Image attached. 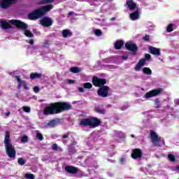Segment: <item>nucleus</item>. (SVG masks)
<instances>
[{
	"mask_svg": "<svg viewBox=\"0 0 179 179\" xmlns=\"http://www.w3.org/2000/svg\"><path fill=\"white\" fill-rule=\"evenodd\" d=\"M145 64H146V59H141L134 68L135 71H136L137 72L141 71V69H142V66H143Z\"/></svg>",
	"mask_w": 179,
	"mask_h": 179,
	"instance_id": "dca6fc26",
	"label": "nucleus"
},
{
	"mask_svg": "<svg viewBox=\"0 0 179 179\" xmlns=\"http://www.w3.org/2000/svg\"><path fill=\"white\" fill-rule=\"evenodd\" d=\"M24 36H26V37H29L30 38H31V37H33L34 35H33V33H31V31L27 30V29H24Z\"/></svg>",
	"mask_w": 179,
	"mask_h": 179,
	"instance_id": "bb28decb",
	"label": "nucleus"
},
{
	"mask_svg": "<svg viewBox=\"0 0 179 179\" xmlns=\"http://www.w3.org/2000/svg\"><path fill=\"white\" fill-rule=\"evenodd\" d=\"M17 1V0H3V2L1 3V8H2V9H5L6 8H8V6H10V5L16 3Z\"/></svg>",
	"mask_w": 179,
	"mask_h": 179,
	"instance_id": "4468645a",
	"label": "nucleus"
},
{
	"mask_svg": "<svg viewBox=\"0 0 179 179\" xmlns=\"http://www.w3.org/2000/svg\"><path fill=\"white\" fill-rule=\"evenodd\" d=\"M69 16H72V15H73V11H70L68 13Z\"/></svg>",
	"mask_w": 179,
	"mask_h": 179,
	"instance_id": "6e6d98bb",
	"label": "nucleus"
},
{
	"mask_svg": "<svg viewBox=\"0 0 179 179\" xmlns=\"http://www.w3.org/2000/svg\"><path fill=\"white\" fill-rule=\"evenodd\" d=\"M143 72L145 75H152V69H150L149 67H144L143 69Z\"/></svg>",
	"mask_w": 179,
	"mask_h": 179,
	"instance_id": "393cba45",
	"label": "nucleus"
},
{
	"mask_svg": "<svg viewBox=\"0 0 179 179\" xmlns=\"http://www.w3.org/2000/svg\"><path fill=\"white\" fill-rule=\"evenodd\" d=\"M9 22L10 24H14V26H15V27H17V29H19L20 30L24 31L29 27V25H27V24L19 20H11Z\"/></svg>",
	"mask_w": 179,
	"mask_h": 179,
	"instance_id": "39448f33",
	"label": "nucleus"
},
{
	"mask_svg": "<svg viewBox=\"0 0 179 179\" xmlns=\"http://www.w3.org/2000/svg\"><path fill=\"white\" fill-rule=\"evenodd\" d=\"M48 125H49V127H55V125H57V120H52L50 122H49L48 123Z\"/></svg>",
	"mask_w": 179,
	"mask_h": 179,
	"instance_id": "7c9ffc66",
	"label": "nucleus"
},
{
	"mask_svg": "<svg viewBox=\"0 0 179 179\" xmlns=\"http://www.w3.org/2000/svg\"><path fill=\"white\" fill-rule=\"evenodd\" d=\"M52 9H54V5L51 3L46 6H43L29 13L28 15V18L30 20H36V19H40V17H43V16L47 15V13H48V12H50Z\"/></svg>",
	"mask_w": 179,
	"mask_h": 179,
	"instance_id": "f03ea898",
	"label": "nucleus"
},
{
	"mask_svg": "<svg viewBox=\"0 0 179 179\" xmlns=\"http://www.w3.org/2000/svg\"><path fill=\"white\" fill-rule=\"evenodd\" d=\"M34 93H38L40 92V88L38 86H35L34 87Z\"/></svg>",
	"mask_w": 179,
	"mask_h": 179,
	"instance_id": "c03bdc74",
	"label": "nucleus"
},
{
	"mask_svg": "<svg viewBox=\"0 0 179 179\" xmlns=\"http://www.w3.org/2000/svg\"><path fill=\"white\" fill-rule=\"evenodd\" d=\"M94 33L97 37H100L103 34V31L101 29H95Z\"/></svg>",
	"mask_w": 179,
	"mask_h": 179,
	"instance_id": "473e14b6",
	"label": "nucleus"
},
{
	"mask_svg": "<svg viewBox=\"0 0 179 179\" xmlns=\"http://www.w3.org/2000/svg\"><path fill=\"white\" fill-rule=\"evenodd\" d=\"M17 163L20 164V166H24V164H26V161L24 159H23V157H20L17 159Z\"/></svg>",
	"mask_w": 179,
	"mask_h": 179,
	"instance_id": "c85d7f7f",
	"label": "nucleus"
},
{
	"mask_svg": "<svg viewBox=\"0 0 179 179\" xmlns=\"http://www.w3.org/2000/svg\"><path fill=\"white\" fill-rule=\"evenodd\" d=\"M29 141V137L27 136H24L21 138V142L22 143H26Z\"/></svg>",
	"mask_w": 179,
	"mask_h": 179,
	"instance_id": "c9c22d12",
	"label": "nucleus"
},
{
	"mask_svg": "<svg viewBox=\"0 0 179 179\" xmlns=\"http://www.w3.org/2000/svg\"><path fill=\"white\" fill-rule=\"evenodd\" d=\"M73 34L72 33V31H71V30L69 29H64L62 31V36L64 38H66L67 37H72Z\"/></svg>",
	"mask_w": 179,
	"mask_h": 179,
	"instance_id": "4be33fe9",
	"label": "nucleus"
},
{
	"mask_svg": "<svg viewBox=\"0 0 179 179\" xmlns=\"http://www.w3.org/2000/svg\"><path fill=\"white\" fill-rule=\"evenodd\" d=\"M43 76V73H30V79L31 80L34 79H40Z\"/></svg>",
	"mask_w": 179,
	"mask_h": 179,
	"instance_id": "412c9836",
	"label": "nucleus"
},
{
	"mask_svg": "<svg viewBox=\"0 0 179 179\" xmlns=\"http://www.w3.org/2000/svg\"><path fill=\"white\" fill-rule=\"evenodd\" d=\"M24 177L27 179H34V175L33 173H26Z\"/></svg>",
	"mask_w": 179,
	"mask_h": 179,
	"instance_id": "f704fd0d",
	"label": "nucleus"
},
{
	"mask_svg": "<svg viewBox=\"0 0 179 179\" xmlns=\"http://www.w3.org/2000/svg\"><path fill=\"white\" fill-rule=\"evenodd\" d=\"M124 45H136V44L132 43V41H128L124 44Z\"/></svg>",
	"mask_w": 179,
	"mask_h": 179,
	"instance_id": "a18cd8bd",
	"label": "nucleus"
},
{
	"mask_svg": "<svg viewBox=\"0 0 179 179\" xmlns=\"http://www.w3.org/2000/svg\"><path fill=\"white\" fill-rule=\"evenodd\" d=\"M122 59H124L125 61H127V59H128V57L127 56H122Z\"/></svg>",
	"mask_w": 179,
	"mask_h": 179,
	"instance_id": "5fc2aeb1",
	"label": "nucleus"
},
{
	"mask_svg": "<svg viewBox=\"0 0 179 179\" xmlns=\"http://www.w3.org/2000/svg\"><path fill=\"white\" fill-rule=\"evenodd\" d=\"M155 108H160V99H159L157 98L155 99Z\"/></svg>",
	"mask_w": 179,
	"mask_h": 179,
	"instance_id": "2f4dec72",
	"label": "nucleus"
},
{
	"mask_svg": "<svg viewBox=\"0 0 179 179\" xmlns=\"http://www.w3.org/2000/svg\"><path fill=\"white\" fill-rule=\"evenodd\" d=\"M75 152V150L72 148H69V155H71V153H73Z\"/></svg>",
	"mask_w": 179,
	"mask_h": 179,
	"instance_id": "09e8293b",
	"label": "nucleus"
},
{
	"mask_svg": "<svg viewBox=\"0 0 179 179\" xmlns=\"http://www.w3.org/2000/svg\"><path fill=\"white\" fill-rule=\"evenodd\" d=\"M131 158L134 160L138 159H142L143 156V152H142V150L140 148H135L132 150V152L131 154Z\"/></svg>",
	"mask_w": 179,
	"mask_h": 179,
	"instance_id": "1a4fd4ad",
	"label": "nucleus"
},
{
	"mask_svg": "<svg viewBox=\"0 0 179 179\" xmlns=\"http://www.w3.org/2000/svg\"><path fill=\"white\" fill-rule=\"evenodd\" d=\"M148 49L150 51V54H152V55H160V49L155 48L153 46H150Z\"/></svg>",
	"mask_w": 179,
	"mask_h": 179,
	"instance_id": "f3484780",
	"label": "nucleus"
},
{
	"mask_svg": "<svg viewBox=\"0 0 179 179\" xmlns=\"http://www.w3.org/2000/svg\"><path fill=\"white\" fill-rule=\"evenodd\" d=\"M29 44H31V45H33L34 44V40L30 39L29 40Z\"/></svg>",
	"mask_w": 179,
	"mask_h": 179,
	"instance_id": "8fccbe9b",
	"label": "nucleus"
},
{
	"mask_svg": "<svg viewBox=\"0 0 179 179\" xmlns=\"http://www.w3.org/2000/svg\"><path fill=\"white\" fill-rule=\"evenodd\" d=\"M114 48L115 50H121V48H122V45H115Z\"/></svg>",
	"mask_w": 179,
	"mask_h": 179,
	"instance_id": "49530a36",
	"label": "nucleus"
},
{
	"mask_svg": "<svg viewBox=\"0 0 179 179\" xmlns=\"http://www.w3.org/2000/svg\"><path fill=\"white\" fill-rule=\"evenodd\" d=\"M176 170H179V166H177L176 167Z\"/></svg>",
	"mask_w": 179,
	"mask_h": 179,
	"instance_id": "052dcab7",
	"label": "nucleus"
},
{
	"mask_svg": "<svg viewBox=\"0 0 179 179\" xmlns=\"http://www.w3.org/2000/svg\"><path fill=\"white\" fill-rule=\"evenodd\" d=\"M110 2L113 1V0H109Z\"/></svg>",
	"mask_w": 179,
	"mask_h": 179,
	"instance_id": "680f3d73",
	"label": "nucleus"
},
{
	"mask_svg": "<svg viewBox=\"0 0 179 179\" xmlns=\"http://www.w3.org/2000/svg\"><path fill=\"white\" fill-rule=\"evenodd\" d=\"M150 138L154 146L156 148H160V139H162V137H159L155 131L151 130Z\"/></svg>",
	"mask_w": 179,
	"mask_h": 179,
	"instance_id": "423d86ee",
	"label": "nucleus"
},
{
	"mask_svg": "<svg viewBox=\"0 0 179 179\" xmlns=\"http://www.w3.org/2000/svg\"><path fill=\"white\" fill-rule=\"evenodd\" d=\"M126 5L130 10H135L136 9V3L134 2V0H127Z\"/></svg>",
	"mask_w": 179,
	"mask_h": 179,
	"instance_id": "2eb2a0df",
	"label": "nucleus"
},
{
	"mask_svg": "<svg viewBox=\"0 0 179 179\" xmlns=\"http://www.w3.org/2000/svg\"><path fill=\"white\" fill-rule=\"evenodd\" d=\"M79 124L81 127H90V117L81 119Z\"/></svg>",
	"mask_w": 179,
	"mask_h": 179,
	"instance_id": "a211bd4d",
	"label": "nucleus"
},
{
	"mask_svg": "<svg viewBox=\"0 0 179 179\" xmlns=\"http://www.w3.org/2000/svg\"><path fill=\"white\" fill-rule=\"evenodd\" d=\"M64 170L69 174H78V173H79V169L73 166H66Z\"/></svg>",
	"mask_w": 179,
	"mask_h": 179,
	"instance_id": "ddd939ff",
	"label": "nucleus"
},
{
	"mask_svg": "<svg viewBox=\"0 0 179 179\" xmlns=\"http://www.w3.org/2000/svg\"><path fill=\"white\" fill-rule=\"evenodd\" d=\"M173 27H174V24L173 23L169 24L166 28L167 33H171V31L174 30Z\"/></svg>",
	"mask_w": 179,
	"mask_h": 179,
	"instance_id": "a878e982",
	"label": "nucleus"
},
{
	"mask_svg": "<svg viewBox=\"0 0 179 179\" xmlns=\"http://www.w3.org/2000/svg\"><path fill=\"white\" fill-rule=\"evenodd\" d=\"M71 108L72 105L66 102H54L45 106L43 109V114L44 115H55L57 114H61V113H64V111H69V110Z\"/></svg>",
	"mask_w": 179,
	"mask_h": 179,
	"instance_id": "f257e3e1",
	"label": "nucleus"
},
{
	"mask_svg": "<svg viewBox=\"0 0 179 179\" xmlns=\"http://www.w3.org/2000/svg\"><path fill=\"white\" fill-rule=\"evenodd\" d=\"M0 23H1V20H0Z\"/></svg>",
	"mask_w": 179,
	"mask_h": 179,
	"instance_id": "e2e57ef3",
	"label": "nucleus"
},
{
	"mask_svg": "<svg viewBox=\"0 0 179 179\" xmlns=\"http://www.w3.org/2000/svg\"><path fill=\"white\" fill-rule=\"evenodd\" d=\"M131 138H135V135H134V134H131Z\"/></svg>",
	"mask_w": 179,
	"mask_h": 179,
	"instance_id": "bf43d9fd",
	"label": "nucleus"
},
{
	"mask_svg": "<svg viewBox=\"0 0 179 179\" xmlns=\"http://www.w3.org/2000/svg\"><path fill=\"white\" fill-rule=\"evenodd\" d=\"M69 135H71V133H70V132H68V133L64 134V135L62 136V139H66V138H69Z\"/></svg>",
	"mask_w": 179,
	"mask_h": 179,
	"instance_id": "a19ab883",
	"label": "nucleus"
},
{
	"mask_svg": "<svg viewBox=\"0 0 179 179\" xmlns=\"http://www.w3.org/2000/svg\"><path fill=\"white\" fill-rule=\"evenodd\" d=\"M52 18L50 17H44L41 20V24L43 26V27H50V26H52Z\"/></svg>",
	"mask_w": 179,
	"mask_h": 179,
	"instance_id": "9b49d317",
	"label": "nucleus"
},
{
	"mask_svg": "<svg viewBox=\"0 0 179 179\" xmlns=\"http://www.w3.org/2000/svg\"><path fill=\"white\" fill-rule=\"evenodd\" d=\"M52 150H58V145L57 143H55L52 145Z\"/></svg>",
	"mask_w": 179,
	"mask_h": 179,
	"instance_id": "37998d69",
	"label": "nucleus"
},
{
	"mask_svg": "<svg viewBox=\"0 0 179 179\" xmlns=\"http://www.w3.org/2000/svg\"><path fill=\"white\" fill-rule=\"evenodd\" d=\"M101 124V120L95 117H90V127L91 128H97Z\"/></svg>",
	"mask_w": 179,
	"mask_h": 179,
	"instance_id": "9d476101",
	"label": "nucleus"
},
{
	"mask_svg": "<svg viewBox=\"0 0 179 179\" xmlns=\"http://www.w3.org/2000/svg\"><path fill=\"white\" fill-rule=\"evenodd\" d=\"M162 92H163V90L162 88L152 90L151 91L145 93V98L152 99V97H156L157 96H160Z\"/></svg>",
	"mask_w": 179,
	"mask_h": 179,
	"instance_id": "0eeeda50",
	"label": "nucleus"
},
{
	"mask_svg": "<svg viewBox=\"0 0 179 179\" xmlns=\"http://www.w3.org/2000/svg\"><path fill=\"white\" fill-rule=\"evenodd\" d=\"M120 162L121 163H124V162H125V158H121Z\"/></svg>",
	"mask_w": 179,
	"mask_h": 179,
	"instance_id": "4d7b16f0",
	"label": "nucleus"
},
{
	"mask_svg": "<svg viewBox=\"0 0 179 179\" xmlns=\"http://www.w3.org/2000/svg\"><path fill=\"white\" fill-rule=\"evenodd\" d=\"M109 90H110L109 86L105 85V86L101 87L97 90V94L99 97H103V98L108 97Z\"/></svg>",
	"mask_w": 179,
	"mask_h": 179,
	"instance_id": "6e6552de",
	"label": "nucleus"
},
{
	"mask_svg": "<svg viewBox=\"0 0 179 179\" xmlns=\"http://www.w3.org/2000/svg\"><path fill=\"white\" fill-rule=\"evenodd\" d=\"M36 138L39 139V141H43V139H44V137L43 136V134H41L40 133H37L36 134Z\"/></svg>",
	"mask_w": 179,
	"mask_h": 179,
	"instance_id": "58836bf2",
	"label": "nucleus"
},
{
	"mask_svg": "<svg viewBox=\"0 0 179 179\" xmlns=\"http://www.w3.org/2000/svg\"><path fill=\"white\" fill-rule=\"evenodd\" d=\"M168 159L171 162H176V156L173 154H169L168 155Z\"/></svg>",
	"mask_w": 179,
	"mask_h": 179,
	"instance_id": "72a5a7b5",
	"label": "nucleus"
},
{
	"mask_svg": "<svg viewBox=\"0 0 179 179\" xmlns=\"http://www.w3.org/2000/svg\"><path fill=\"white\" fill-rule=\"evenodd\" d=\"M114 45H124V41H122V40H117L115 43Z\"/></svg>",
	"mask_w": 179,
	"mask_h": 179,
	"instance_id": "e433bc0d",
	"label": "nucleus"
},
{
	"mask_svg": "<svg viewBox=\"0 0 179 179\" xmlns=\"http://www.w3.org/2000/svg\"><path fill=\"white\" fill-rule=\"evenodd\" d=\"M9 115H10V111H8L5 113V116L6 117H9Z\"/></svg>",
	"mask_w": 179,
	"mask_h": 179,
	"instance_id": "864d4df0",
	"label": "nucleus"
},
{
	"mask_svg": "<svg viewBox=\"0 0 179 179\" xmlns=\"http://www.w3.org/2000/svg\"><path fill=\"white\" fill-rule=\"evenodd\" d=\"M75 80H68V83H70V84H71V83H75Z\"/></svg>",
	"mask_w": 179,
	"mask_h": 179,
	"instance_id": "3c124183",
	"label": "nucleus"
},
{
	"mask_svg": "<svg viewBox=\"0 0 179 179\" xmlns=\"http://www.w3.org/2000/svg\"><path fill=\"white\" fill-rule=\"evenodd\" d=\"M175 104H176V106H179V99L175 100Z\"/></svg>",
	"mask_w": 179,
	"mask_h": 179,
	"instance_id": "603ef678",
	"label": "nucleus"
},
{
	"mask_svg": "<svg viewBox=\"0 0 179 179\" xmlns=\"http://www.w3.org/2000/svg\"><path fill=\"white\" fill-rule=\"evenodd\" d=\"M4 148L6 149V153L10 159H15L16 157V150L15 149V146L10 143V133L8 131L5 133Z\"/></svg>",
	"mask_w": 179,
	"mask_h": 179,
	"instance_id": "7ed1b4c3",
	"label": "nucleus"
},
{
	"mask_svg": "<svg viewBox=\"0 0 179 179\" xmlns=\"http://www.w3.org/2000/svg\"><path fill=\"white\" fill-rule=\"evenodd\" d=\"M22 110L24 111V113H30L31 111L30 107L29 106H23Z\"/></svg>",
	"mask_w": 179,
	"mask_h": 179,
	"instance_id": "4c0bfd02",
	"label": "nucleus"
},
{
	"mask_svg": "<svg viewBox=\"0 0 179 179\" xmlns=\"http://www.w3.org/2000/svg\"><path fill=\"white\" fill-rule=\"evenodd\" d=\"M1 29H4L5 30H8V29H11L12 26L6 21L1 20Z\"/></svg>",
	"mask_w": 179,
	"mask_h": 179,
	"instance_id": "aec40b11",
	"label": "nucleus"
},
{
	"mask_svg": "<svg viewBox=\"0 0 179 179\" xmlns=\"http://www.w3.org/2000/svg\"><path fill=\"white\" fill-rule=\"evenodd\" d=\"M78 92L80 93H84L85 89L83 87H78Z\"/></svg>",
	"mask_w": 179,
	"mask_h": 179,
	"instance_id": "de8ad7c7",
	"label": "nucleus"
},
{
	"mask_svg": "<svg viewBox=\"0 0 179 179\" xmlns=\"http://www.w3.org/2000/svg\"><path fill=\"white\" fill-rule=\"evenodd\" d=\"M125 47H126V50H128V51H131L134 54L136 52V51H138L137 45H125Z\"/></svg>",
	"mask_w": 179,
	"mask_h": 179,
	"instance_id": "5701e85b",
	"label": "nucleus"
},
{
	"mask_svg": "<svg viewBox=\"0 0 179 179\" xmlns=\"http://www.w3.org/2000/svg\"><path fill=\"white\" fill-rule=\"evenodd\" d=\"M150 38V36L149 35H145L143 37V40H144V41H149Z\"/></svg>",
	"mask_w": 179,
	"mask_h": 179,
	"instance_id": "79ce46f5",
	"label": "nucleus"
},
{
	"mask_svg": "<svg viewBox=\"0 0 179 179\" xmlns=\"http://www.w3.org/2000/svg\"><path fill=\"white\" fill-rule=\"evenodd\" d=\"M96 113H99V114H105L106 113V109H102L100 107L95 108Z\"/></svg>",
	"mask_w": 179,
	"mask_h": 179,
	"instance_id": "cd10ccee",
	"label": "nucleus"
},
{
	"mask_svg": "<svg viewBox=\"0 0 179 179\" xmlns=\"http://www.w3.org/2000/svg\"><path fill=\"white\" fill-rule=\"evenodd\" d=\"M141 13H139V10H136L131 13H130L129 15V17L131 19V20H138V19H139V16H140Z\"/></svg>",
	"mask_w": 179,
	"mask_h": 179,
	"instance_id": "6ab92c4d",
	"label": "nucleus"
},
{
	"mask_svg": "<svg viewBox=\"0 0 179 179\" xmlns=\"http://www.w3.org/2000/svg\"><path fill=\"white\" fill-rule=\"evenodd\" d=\"M84 89H92L93 87V85L90 83H85L83 84Z\"/></svg>",
	"mask_w": 179,
	"mask_h": 179,
	"instance_id": "c756f323",
	"label": "nucleus"
},
{
	"mask_svg": "<svg viewBox=\"0 0 179 179\" xmlns=\"http://www.w3.org/2000/svg\"><path fill=\"white\" fill-rule=\"evenodd\" d=\"M92 85H94L95 87H103V86L107 85V80L106 78H100L97 76H94L92 78Z\"/></svg>",
	"mask_w": 179,
	"mask_h": 179,
	"instance_id": "20e7f679",
	"label": "nucleus"
},
{
	"mask_svg": "<svg viewBox=\"0 0 179 179\" xmlns=\"http://www.w3.org/2000/svg\"><path fill=\"white\" fill-rule=\"evenodd\" d=\"M80 71V68L76 66H73L70 69V72H72L73 73H79Z\"/></svg>",
	"mask_w": 179,
	"mask_h": 179,
	"instance_id": "b1692460",
	"label": "nucleus"
},
{
	"mask_svg": "<svg viewBox=\"0 0 179 179\" xmlns=\"http://www.w3.org/2000/svg\"><path fill=\"white\" fill-rule=\"evenodd\" d=\"M110 22H114L115 20V17H112L110 19Z\"/></svg>",
	"mask_w": 179,
	"mask_h": 179,
	"instance_id": "13d9d810",
	"label": "nucleus"
},
{
	"mask_svg": "<svg viewBox=\"0 0 179 179\" xmlns=\"http://www.w3.org/2000/svg\"><path fill=\"white\" fill-rule=\"evenodd\" d=\"M17 81L18 82V90H20L22 89V86H23L24 89L25 90H29V87L27 86V83H26V81L22 80L20 79V76H15Z\"/></svg>",
	"mask_w": 179,
	"mask_h": 179,
	"instance_id": "f8f14e48",
	"label": "nucleus"
},
{
	"mask_svg": "<svg viewBox=\"0 0 179 179\" xmlns=\"http://www.w3.org/2000/svg\"><path fill=\"white\" fill-rule=\"evenodd\" d=\"M145 59H146L147 61H150V59H152V56H150V54H145Z\"/></svg>",
	"mask_w": 179,
	"mask_h": 179,
	"instance_id": "ea45409f",
	"label": "nucleus"
}]
</instances>
